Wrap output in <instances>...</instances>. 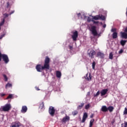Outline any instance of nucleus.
<instances>
[{"label": "nucleus", "mask_w": 127, "mask_h": 127, "mask_svg": "<svg viewBox=\"0 0 127 127\" xmlns=\"http://www.w3.org/2000/svg\"><path fill=\"white\" fill-rule=\"evenodd\" d=\"M12 94H9V95L7 96V97L6 98V100H8V99H9L12 98Z\"/></svg>", "instance_id": "nucleus-35"}, {"label": "nucleus", "mask_w": 127, "mask_h": 127, "mask_svg": "<svg viewBox=\"0 0 127 127\" xmlns=\"http://www.w3.org/2000/svg\"><path fill=\"white\" fill-rule=\"evenodd\" d=\"M125 32L127 33V27L125 29Z\"/></svg>", "instance_id": "nucleus-50"}, {"label": "nucleus", "mask_w": 127, "mask_h": 127, "mask_svg": "<svg viewBox=\"0 0 127 127\" xmlns=\"http://www.w3.org/2000/svg\"><path fill=\"white\" fill-rule=\"evenodd\" d=\"M4 36H5V34H2V35L0 36V40L1 39H2V38L3 37H4Z\"/></svg>", "instance_id": "nucleus-41"}, {"label": "nucleus", "mask_w": 127, "mask_h": 127, "mask_svg": "<svg viewBox=\"0 0 127 127\" xmlns=\"http://www.w3.org/2000/svg\"><path fill=\"white\" fill-rule=\"evenodd\" d=\"M99 19L100 20H105V16H104L102 14H101V15L99 14Z\"/></svg>", "instance_id": "nucleus-23"}, {"label": "nucleus", "mask_w": 127, "mask_h": 127, "mask_svg": "<svg viewBox=\"0 0 127 127\" xmlns=\"http://www.w3.org/2000/svg\"><path fill=\"white\" fill-rule=\"evenodd\" d=\"M22 127V125L19 122H17L14 125H12V127Z\"/></svg>", "instance_id": "nucleus-16"}, {"label": "nucleus", "mask_w": 127, "mask_h": 127, "mask_svg": "<svg viewBox=\"0 0 127 127\" xmlns=\"http://www.w3.org/2000/svg\"><path fill=\"white\" fill-rule=\"evenodd\" d=\"M108 111H109L110 113L113 112L114 110V107L113 106H110L107 107Z\"/></svg>", "instance_id": "nucleus-15"}, {"label": "nucleus", "mask_w": 127, "mask_h": 127, "mask_svg": "<svg viewBox=\"0 0 127 127\" xmlns=\"http://www.w3.org/2000/svg\"><path fill=\"white\" fill-rule=\"evenodd\" d=\"M78 34L77 31H75V32H74L73 33V35H72V39L73 41H77V38L78 37Z\"/></svg>", "instance_id": "nucleus-6"}, {"label": "nucleus", "mask_w": 127, "mask_h": 127, "mask_svg": "<svg viewBox=\"0 0 127 127\" xmlns=\"http://www.w3.org/2000/svg\"><path fill=\"white\" fill-rule=\"evenodd\" d=\"M122 38L125 39H127V33L124 32H121Z\"/></svg>", "instance_id": "nucleus-10"}, {"label": "nucleus", "mask_w": 127, "mask_h": 127, "mask_svg": "<svg viewBox=\"0 0 127 127\" xmlns=\"http://www.w3.org/2000/svg\"><path fill=\"white\" fill-rule=\"evenodd\" d=\"M108 91V89H103V90L101 91V96H105V95L107 93Z\"/></svg>", "instance_id": "nucleus-11"}, {"label": "nucleus", "mask_w": 127, "mask_h": 127, "mask_svg": "<svg viewBox=\"0 0 127 127\" xmlns=\"http://www.w3.org/2000/svg\"><path fill=\"white\" fill-rule=\"evenodd\" d=\"M113 58V54L112 52H111L109 55V59L112 60Z\"/></svg>", "instance_id": "nucleus-31"}, {"label": "nucleus", "mask_w": 127, "mask_h": 127, "mask_svg": "<svg viewBox=\"0 0 127 127\" xmlns=\"http://www.w3.org/2000/svg\"><path fill=\"white\" fill-rule=\"evenodd\" d=\"M39 108H40L41 109H44V102H42V103L40 104V106H39Z\"/></svg>", "instance_id": "nucleus-26"}, {"label": "nucleus", "mask_w": 127, "mask_h": 127, "mask_svg": "<svg viewBox=\"0 0 127 127\" xmlns=\"http://www.w3.org/2000/svg\"><path fill=\"white\" fill-rule=\"evenodd\" d=\"M69 49H70V50H72L73 49V47H72V46L69 45Z\"/></svg>", "instance_id": "nucleus-44"}, {"label": "nucleus", "mask_w": 127, "mask_h": 127, "mask_svg": "<svg viewBox=\"0 0 127 127\" xmlns=\"http://www.w3.org/2000/svg\"><path fill=\"white\" fill-rule=\"evenodd\" d=\"M11 108V106L10 104H5L2 108V111L4 112H8L9 111Z\"/></svg>", "instance_id": "nucleus-4"}, {"label": "nucleus", "mask_w": 127, "mask_h": 127, "mask_svg": "<svg viewBox=\"0 0 127 127\" xmlns=\"http://www.w3.org/2000/svg\"><path fill=\"white\" fill-rule=\"evenodd\" d=\"M2 59L5 64H7L9 62L7 55L6 54H2L0 51V62Z\"/></svg>", "instance_id": "nucleus-2"}, {"label": "nucleus", "mask_w": 127, "mask_h": 127, "mask_svg": "<svg viewBox=\"0 0 127 127\" xmlns=\"http://www.w3.org/2000/svg\"><path fill=\"white\" fill-rule=\"evenodd\" d=\"M87 118H88L87 113H86V112L84 113L82 120L81 122L82 123H84L85 122V121H86V120L87 119Z\"/></svg>", "instance_id": "nucleus-8"}, {"label": "nucleus", "mask_w": 127, "mask_h": 127, "mask_svg": "<svg viewBox=\"0 0 127 127\" xmlns=\"http://www.w3.org/2000/svg\"><path fill=\"white\" fill-rule=\"evenodd\" d=\"M78 113V111H77V110H75L72 112V114L73 116H75V115H77Z\"/></svg>", "instance_id": "nucleus-28"}, {"label": "nucleus", "mask_w": 127, "mask_h": 127, "mask_svg": "<svg viewBox=\"0 0 127 127\" xmlns=\"http://www.w3.org/2000/svg\"><path fill=\"white\" fill-rule=\"evenodd\" d=\"M9 15V14H8L6 13L3 14V18H4L3 19H5L6 18L8 17Z\"/></svg>", "instance_id": "nucleus-30"}, {"label": "nucleus", "mask_w": 127, "mask_h": 127, "mask_svg": "<svg viewBox=\"0 0 127 127\" xmlns=\"http://www.w3.org/2000/svg\"><path fill=\"white\" fill-rule=\"evenodd\" d=\"M101 23V24H103V23L102 22Z\"/></svg>", "instance_id": "nucleus-55"}, {"label": "nucleus", "mask_w": 127, "mask_h": 127, "mask_svg": "<svg viewBox=\"0 0 127 127\" xmlns=\"http://www.w3.org/2000/svg\"><path fill=\"white\" fill-rule=\"evenodd\" d=\"M112 36L114 39H117L118 37V33L116 32H114L112 35Z\"/></svg>", "instance_id": "nucleus-20"}, {"label": "nucleus", "mask_w": 127, "mask_h": 127, "mask_svg": "<svg viewBox=\"0 0 127 127\" xmlns=\"http://www.w3.org/2000/svg\"><path fill=\"white\" fill-rule=\"evenodd\" d=\"M100 93V90H99V91L97 92V93H96V94H94V97H98V96L99 95Z\"/></svg>", "instance_id": "nucleus-32"}, {"label": "nucleus", "mask_w": 127, "mask_h": 127, "mask_svg": "<svg viewBox=\"0 0 127 127\" xmlns=\"http://www.w3.org/2000/svg\"><path fill=\"white\" fill-rule=\"evenodd\" d=\"M93 19L95 20H100L99 15H97L96 16H92Z\"/></svg>", "instance_id": "nucleus-19"}, {"label": "nucleus", "mask_w": 127, "mask_h": 127, "mask_svg": "<svg viewBox=\"0 0 127 127\" xmlns=\"http://www.w3.org/2000/svg\"><path fill=\"white\" fill-rule=\"evenodd\" d=\"M1 27V26L0 25V29H1V27Z\"/></svg>", "instance_id": "nucleus-54"}, {"label": "nucleus", "mask_w": 127, "mask_h": 127, "mask_svg": "<svg viewBox=\"0 0 127 127\" xmlns=\"http://www.w3.org/2000/svg\"><path fill=\"white\" fill-rule=\"evenodd\" d=\"M96 52L94 50H92L90 52L88 53L89 57L91 59L94 58V56L95 55Z\"/></svg>", "instance_id": "nucleus-7"}, {"label": "nucleus", "mask_w": 127, "mask_h": 127, "mask_svg": "<svg viewBox=\"0 0 127 127\" xmlns=\"http://www.w3.org/2000/svg\"><path fill=\"white\" fill-rule=\"evenodd\" d=\"M12 84L10 83H7L5 85V88L7 89L8 87H11Z\"/></svg>", "instance_id": "nucleus-25"}, {"label": "nucleus", "mask_w": 127, "mask_h": 127, "mask_svg": "<svg viewBox=\"0 0 127 127\" xmlns=\"http://www.w3.org/2000/svg\"><path fill=\"white\" fill-rule=\"evenodd\" d=\"M104 53L99 52L97 53V57H101V58H104Z\"/></svg>", "instance_id": "nucleus-17"}, {"label": "nucleus", "mask_w": 127, "mask_h": 127, "mask_svg": "<svg viewBox=\"0 0 127 127\" xmlns=\"http://www.w3.org/2000/svg\"><path fill=\"white\" fill-rule=\"evenodd\" d=\"M90 107V104H88L85 106V109L88 110Z\"/></svg>", "instance_id": "nucleus-36"}, {"label": "nucleus", "mask_w": 127, "mask_h": 127, "mask_svg": "<svg viewBox=\"0 0 127 127\" xmlns=\"http://www.w3.org/2000/svg\"><path fill=\"white\" fill-rule=\"evenodd\" d=\"M5 95V94H4V93H1L0 94V96H1V97H4Z\"/></svg>", "instance_id": "nucleus-43"}, {"label": "nucleus", "mask_w": 127, "mask_h": 127, "mask_svg": "<svg viewBox=\"0 0 127 127\" xmlns=\"http://www.w3.org/2000/svg\"><path fill=\"white\" fill-rule=\"evenodd\" d=\"M56 76L58 78H61V77L62 76L61 72L59 70H57L56 71Z\"/></svg>", "instance_id": "nucleus-18"}, {"label": "nucleus", "mask_w": 127, "mask_h": 127, "mask_svg": "<svg viewBox=\"0 0 127 127\" xmlns=\"http://www.w3.org/2000/svg\"><path fill=\"white\" fill-rule=\"evenodd\" d=\"M5 22V19L3 18L2 20L1 21V22L0 23V26H2L3 25V24H4Z\"/></svg>", "instance_id": "nucleus-29"}, {"label": "nucleus", "mask_w": 127, "mask_h": 127, "mask_svg": "<svg viewBox=\"0 0 127 127\" xmlns=\"http://www.w3.org/2000/svg\"><path fill=\"white\" fill-rule=\"evenodd\" d=\"M9 6V2H7V6H6V7L7 8H8Z\"/></svg>", "instance_id": "nucleus-47"}, {"label": "nucleus", "mask_w": 127, "mask_h": 127, "mask_svg": "<svg viewBox=\"0 0 127 127\" xmlns=\"http://www.w3.org/2000/svg\"><path fill=\"white\" fill-rule=\"evenodd\" d=\"M101 111L103 112H108V107L105 105L103 106L101 108Z\"/></svg>", "instance_id": "nucleus-13"}, {"label": "nucleus", "mask_w": 127, "mask_h": 127, "mask_svg": "<svg viewBox=\"0 0 127 127\" xmlns=\"http://www.w3.org/2000/svg\"><path fill=\"white\" fill-rule=\"evenodd\" d=\"M127 40H122L121 41V45L122 46H124L126 45V44L127 43Z\"/></svg>", "instance_id": "nucleus-21"}, {"label": "nucleus", "mask_w": 127, "mask_h": 127, "mask_svg": "<svg viewBox=\"0 0 127 127\" xmlns=\"http://www.w3.org/2000/svg\"><path fill=\"white\" fill-rule=\"evenodd\" d=\"M124 53V50L123 49H121V50L119 51V54H122Z\"/></svg>", "instance_id": "nucleus-39"}, {"label": "nucleus", "mask_w": 127, "mask_h": 127, "mask_svg": "<svg viewBox=\"0 0 127 127\" xmlns=\"http://www.w3.org/2000/svg\"><path fill=\"white\" fill-rule=\"evenodd\" d=\"M92 22H93L94 24H98L99 23V21H96L94 20H92Z\"/></svg>", "instance_id": "nucleus-37"}, {"label": "nucleus", "mask_w": 127, "mask_h": 127, "mask_svg": "<svg viewBox=\"0 0 127 127\" xmlns=\"http://www.w3.org/2000/svg\"><path fill=\"white\" fill-rule=\"evenodd\" d=\"M103 27L104 28H106V24H104L103 26Z\"/></svg>", "instance_id": "nucleus-49"}, {"label": "nucleus", "mask_w": 127, "mask_h": 127, "mask_svg": "<svg viewBox=\"0 0 127 127\" xmlns=\"http://www.w3.org/2000/svg\"><path fill=\"white\" fill-rule=\"evenodd\" d=\"M96 28H97V27L96 26L93 25V26H91V28L90 29V31H91V32L92 33V34L94 36H98V33L96 30Z\"/></svg>", "instance_id": "nucleus-3"}, {"label": "nucleus", "mask_w": 127, "mask_h": 127, "mask_svg": "<svg viewBox=\"0 0 127 127\" xmlns=\"http://www.w3.org/2000/svg\"><path fill=\"white\" fill-rule=\"evenodd\" d=\"M84 103L83 102L81 103L80 105L78 106L77 109L78 110L81 109L83 108V107L84 106Z\"/></svg>", "instance_id": "nucleus-22"}, {"label": "nucleus", "mask_w": 127, "mask_h": 127, "mask_svg": "<svg viewBox=\"0 0 127 127\" xmlns=\"http://www.w3.org/2000/svg\"><path fill=\"white\" fill-rule=\"evenodd\" d=\"M27 108L26 106H23L22 109L21 110L22 113H25L27 112Z\"/></svg>", "instance_id": "nucleus-14"}, {"label": "nucleus", "mask_w": 127, "mask_h": 127, "mask_svg": "<svg viewBox=\"0 0 127 127\" xmlns=\"http://www.w3.org/2000/svg\"><path fill=\"white\" fill-rule=\"evenodd\" d=\"M90 94V92H88L87 93V96L89 97Z\"/></svg>", "instance_id": "nucleus-46"}, {"label": "nucleus", "mask_w": 127, "mask_h": 127, "mask_svg": "<svg viewBox=\"0 0 127 127\" xmlns=\"http://www.w3.org/2000/svg\"><path fill=\"white\" fill-rule=\"evenodd\" d=\"M92 76L91 73H90L89 74L87 73L86 76L85 77V79L87 81H90L91 80Z\"/></svg>", "instance_id": "nucleus-12"}, {"label": "nucleus", "mask_w": 127, "mask_h": 127, "mask_svg": "<svg viewBox=\"0 0 127 127\" xmlns=\"http://www.w3.org/2000/svg\"><path fill=\"white\" fill-rule=\"evenodd\" d=\"M95 65H96V63L94 61L92 63V69H95Z\"/></svg>", "instance_id": "nucleus-33"}, {"label": "nucleus", "mask_w": 127, "mask_h": 127, "mask_svg": "<svg viewBox=\"0 0 127 127\" xmlns=\"http://www.w3.org/2000/svg\"><path fill=\"white\" fill-rule=\"evenodd\" d=\"M92 21V20L91 19V18L90 17H88L87 18V22H90Z\"/></svg>", "instance_id": "nucleus-38"}, {"label": "nucleus", "mask_w": 127, "mask_h": 127, "mask_svg": "<svg viewBox=\"0 0 127 127\" xmlns=\"http://www.w3.org/2000/svg\"><path fill=\"white\" fill-rule=\"evenodd\" d=\"M124 127H127V122L125 121L124 123Z\"/></svg>", "instance_id": "nucleus-45"}, {"label": "nucleus", "mask_w": 127, "mask_h": 127, "mask_svg": "<svg viewBox=\"0 0 127 127\" xmlns=\"http://www.w3.org/2000/svg\"><path fill=\"white\" fill-rule=\"evenodd\" d=\"M93 116H94V115H93V114H92V115L90 116V118H91V119L93 118Z\"/></svg>", "instance_id": "nucleus-51"}, {"label": "nucleus", "mask_w": 127, "mask_h": 127, "mask_svg": "<svg viewBox=\"0 0 127 127\" xmlns=\"http://www.w3.org/2000/svg\"><path fill=\"white\" fill-rule=\"evenodd\" d=\"M124 115H127V108H125V110L124 111Z\"/></svg>", "instance_id": "nucleus-34"}, {"label": "nucleus", "mask_w": 127, "mask_h": 127, "mask_svg": "<svg viewBox=\"0 0 127 127\" xmlns=\"http://www.w3.org/2000/svg\"><path fill=\"white\" fill-rule=\"evenodd\" d=\"M69 120H70V118L69 116H66L65 117L63 118V119L62 120V122L65 124L66 122L69 121Z\"/></svg>", "instance_id": "nucleus-9"}, {"label": "nucleus", "mask_w": 127, "mask_h": 127, "mask_svg": "<svg viewBox=\"0 0 127 127\" xmlns=\"http://www.w3.org/2000/svg\"><path fill=\"white\" fill-rule=\"evenodd\" d=\"M36 90H37V91H39V90H40V89H39L38 88H36Z\"/></svg>", "instance_id": "nucleus-52"}, {"label": "nucleus", "mask_w": 127, "mask_h": 127, "mask_svg": "<svg viewBox=\"0 0 127 127\" xmlns=\"http://www.w3.org/2000/svg\"><path fill=\"white\" fill-rule=\"evenodd\" d=\"M116 31H117V29L116 28H112V30H111V31L112 32H116Z\"/></svg>", "instance_id": "nucleus-40"}, {"label": "nucleus", "mask_w": 127, "mask_h": 127, "mask_svg": "<svg viewBox=\"0 0 127 127\" xmlns=\"http://www.w3.org/2000/svg\"><path fill=\"white\" fill-rule=\"evenodd\" d=\"M126 15L127 16V8Z\"/></svg>", "instance_id": "nucleus-53"}, {"label": "nucleus", "mask_w": 127, "mask_h": 127, "mask_svg": "<svg viewBox=\"0 0 127 127\" xmlns=\"http://www.w3.org/2000/svg\"><path fill=\"white\" fill-rule=\"evenodd\" d=\"M49 113L52 117H54L55 113V109L53 106H50L49 108Z\"/></svg>", "instance_id": "nucleus-5"}, {"label": "nucleus", "mask_w": 127, "mask_h": 127, "mask_svg": "<svg viewBox=\"0 0 127 127\" xmlns=\"http://www.w3.org/2000/svg\"><path fill=\"white\" fill-rule=\"evenodd\" d=\"M50 62V58L48 57V56H46L43 66H41V64H38L36 65V69L37 71L39 72H42V70H44V69L49 70V69H50V64H49Z\"/></svg>", "instance_id": "nucleus-1"}, {"label": "nucleus", "mask_w": 127, "mask_h": 127, "mask_svg": "<svg viewBox=\"0 0 127 127\" xmlns=\"http://www.w3.org/2000/svg\"><path fill=\"white\" fill-rule=\"evenodd\" d=\"M14 13V10H12L11 12H9V15H11V14H13Z\"/></svg>", "instance_id": "nucleus-42"}, {"label": "nucleus", "mask_w": 127, "mask_h": 127, "mask_svg": "<svg viewBox=\"0 0 127 127\" xmlns=\"http://www.w3.org/2000/svg\"><path fill=\"white\" fill-rule=\"evenodd\" d=\"M78 17H79L81 16V13H79L77 14Z\"/></svg>", "instance_id": "nucleus-48"}, {"label": "nucleus", "mask_w": 127, "mask_h": 127, "mask_svg": "<svg viewBox=\"0 0 127 127\" xmlns=\"http://www.w3.org/2000/svg\"><path fill=\"white\" fill-rule=\"evenodd\" d=\"M94 119H92L90 121V125H89V127H92L93 126V124L94 122Z\"/></svg>", "instance_id": "nucleus-27"}, {"label": "nucleus", "mask_w": 127, "mask_h": 127, "mask_svg": "<svg viewBox=\"0 0 127 127\" xmlns=\"http://www.w3.org/2000/svg\"><path fill=\"white\" fill-rule=\"evenodd\" d=\"M2 76H3L4 81H5V82H7V80H8V77H7V76L6 75V74H2Z\"/></svg>", "instance_id": "nucleus-24"}]
</instances>
